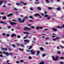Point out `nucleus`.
<instances>
[{
  "label": "nucleus",
  "mask_w": 64,
  "mask_h": 64,
  "mask_svg": "<svg viewBox=\"0 0 64 64\" xmlns=\"http://www.w3.org/2000/svg\"><path fill=\"white\" fill-rule=\"evenodd\" d=\"M52 58L53 60V61H55V60H57L58 58H59V56H56V58H55L53 56H52Z\"/></svg>",
  "instance_id": "1"
},
{
  "label": "nucleus",
  "mask_w": 64,
  "mask_h": 64,
  "mask_svg": "<svg viewBox=\"0 0 64 64\" xmlns=\"http://www.w3.org/2000/svg\"><path fill=\"white\" fill-rule=\"evenodd\" d=\"M4 2V3H7V2L6 0H0V5H2V4Z\"/></svg>",
  "instance_id": "2"
},
{
  "label": "nucleus",
  "mask_w": 64,
  "mask_h": 64,
  "mask_svg": "<svg viewBox=\"0 0 64 64\" xmlns=\"http://www.w3.org/2000/svg\"><path fill=\"white\" fill-rule=\"evenodd\" d=\"M24 30H27L28 31H30L31 30V28H28L27 27H25L24 28Z\"/></svg>",
  "instance_id": "3"
},
{
  "label": "nucleus",
  "mask_w": 64,
  "mask_h": 64,
  "mask_svg": "<svg viewBox=\"0 0 64 64\" xmlns=\"http://www.w3.org/2000/svg\"><path fill=\"white\" fill-rule=\"evenodd\" d=\"M39 16V18H41V16H40V14H36L34 15V16L35 17H36V16Z\"/></svg>",
  "instance_id": "4"
},
{
  "label": "nucleus",
  "mask_w": 64,
  "mask_h": 64,
  "mask_svg": "<svg viewBox=\"0 0 64 64\" xmlns=\"http://www.w3.org/2000/svg\"><path fill=\"white\" fill-rule=\"evenodd\" d=\"M3 52L4 54H6V56H9V54L8 52H5L3 51Z\"/></svg>",
  "instance_id": "5"
},
{
  "label": "nucleus",
  "mask_w": 64,
  "mask_h": 64,
  "mask_svg": "<svg viewBox=\"0 0 64 64\" xmlns=\"http://www.w3.org/2000/svg\"><path fill=\"white\" fill-rule=\"evenodd\" d=\"M13 14L12 13H11L10 14H8L7 15V16L8 17H10V16H13Z\"/></svg>",
  "instance_id": "6"
},
{
  "label": "nucleus",
  "mask_w": 64,
  "mask_h": 64,
  "mask_svg": "<svg viewBox=\"0 0 64 64\" xmlns=\"http://www.w3.org/2000/svg\"><path fill=\"white\" fill-rule=\"evenodd\" d=\"M11 37H15L16 36V35L14 34H12V35L11 36Z\"/></svg>",
  "instance_id": "7"
},
{
  "label": "nucleus",
  "mask_w": 64,
  "mask_h": 64,
  "mask_svg": "<svg viewBox=\"0 0 64 64\" xmlns=\"http://www.w3.org/2000/svg\"><path fill=\"white\" fill-rule=\"evenodd\" d=\"M39 49L41 51L43 52L44 51V48H42L41 47Z\"/></svg>",
  "instance_id": "8"
},
{
  "label": "nucleus",
  "mask_w": 64,
  "mask_h": 64,
  "mask_svg": "<svg viewBox=\"0 0 64 64\" xmlns=\"http://www.w3.org/2000/svg\"><path fill=\"white\" fill-rule=\"evenodd\" d=\"M25 20V18H24L22 20L20 21V22H21V23H24Z\"/></svg>",
  "instance_id": "9"
},
{
  "label": "nucleus",
  "mask_w": 64,
  "mask_h": 64,
  "mask_svg": "<svg viewBox=\"0 0 64 64\" xmlns=\"http://www.w3.org/2000/svg\"><path fill=\"white\" fill-rule=\"evenodd\" d=\"M57 28H64V24H63L62 25V26L61 27H60L59 26H58Z\"/></svg>",
  "instance_id": "10"
},
{
  "label": "nucleus",
  "mask_w": 64,
  "mask_h": 64,
  "mask_svg": "<svg viewBox=\"0 0 64 64\" xmlns=\"http://www.w3.org/2000/svg\"><path fill=\"white\" fill-rule=\"evenodd\" d=\"M10 24L11 25H16V23L14 22H11L10 23Z\"/></svg>",
  "instance_id": "11"
},
{
  "label": "nucleus",
  "mask_w": 64,
  "mask_h": 64,
  "mask_svg": "<svg viewBox=\"0 0 64 64\" xmlns=\"http://www.w3.org/2000/svg\"><path fill=\"white\" fill-rule=\"evenodd\" d=\"M52 30L54 31H57V28H52Z\"/></svg>",
  "instance_id": "12"
},
{
  "label": "nucleus",
  "mask_w": 64,
  "mask_h": 64,
  "mask_svg": "<svg viewBox=\"0 0 64 64\" xmlns=\"http://www.w3.org/2000/svg\"><path fill=\"white\" fill-rule=\"evenodd\" d=\"M24 41L25 42H29V40H24Z\"/></svg>",
  "instance_id": "13"
},
{
  "label": "nucleus",
  "mask_w": 64,
  "mask_h": 64,
  "mask_svg": "<svg viewBox=\"0 0 64 64\" xmlns=\"http://www.w3.org/2000/svg\"><path fill=\"white\" fill-rule=\"evenodd\" d=\"M61 9V7H58L56 9L58 11H60V9Z\"/></svg>",
  "instance_id": "14"
},
{
  "label": "nucleus",
  "mask_w": 64,
  "mask_h": 64,
  "mask_svg": "<svg viewBox=\"0 0 64 64\" xmlns=\"http://www.w3.org/2000/svg\"><path fill=\"white\" fill-rule=\"evenodd\" d=\"M35 51H34L32 52H31V54H32V55H34V54H35Z\"/></svg>",
  "instance_id": "15"
},
{
  "label": "nucleus",
  "mask_w": 64,
  "mask_h": 64,
  "mask_svg": "<svg viewBox=\"0 0 64 64\" xmlns=\"http://www.w3.org/2000/svg\"><path fill=\"white\" fill-rule=\"evenodd\" d=\"M16 4L17 5V6H21V4L20 3H16Z\"/></svg>",
  "instance_id": "16"
},
{
  "label": "nucleus",
  "mask_w": 64,
  "mask_h": 64,
  "mask_svg": "<svg viewBox=\"0 0 64 64\" xmlns=\"http://www.w3.org/2000/svg\"><path fill=\"white\" fill-rule=\"evenodd\" d=\"M44 62H40L39 63V64H44Z\"/></svg>",
  "instance_id": "17"
},
{
  "label": "nucleus",
  "mask_w": 64,
  "mask_h": 64,
  "mask_svg": "<svg viewBox=\"0 0 64 64\" xmlns=\"http://www.w3.org/2000/svg\"><path fill=\"white\" fill-rule=\"evenodd\" d=\"M24 33L25 34H27L28 35V34H29V33L28 32H24Z\"/></svg>",
  "instance_id": "18"
},
{
  "label": "nucleus",
  "mask_w": 64,
  "mask_h": 64,
  "mask_svg": "<svg viewBox=\"0 0 64 64\" xmlns=\"http://www.w3.org/2000/svg\"><path fill=\"white\" fill-rule=\"evenodd\" d=\"M37 9H38V10H41V8H40V7H37Z\"/></svg>",
  "instance_id": "19"
},
{
  "label": "nucleus",
  "mask_w": 64,
  "mask_h": 64,
  "mask_svg": "<svg viewBox=\"0 0 64 64\" xmlns=\"http://www.w3.org/2000/svg\"><path fill=\"white\" fill-rule=\"evenodd\" d=\"M20 46H21V47H23V48H24V45H23V44H20Z\"/></svg>",
  "instance_id": "20"
},
{
  "label": "nucleus",
  "mask_w": 64,
  "mask_h": 64,
  "mask_svg": "<svg viewBox=\"0 0 64 64\" xmlns=\"http://www.w3.org/2000/svg\"><path fill=\"white\" fill-rule=\"evenodd\" d=\"M0 23H2V24H6V23H5V22H0Z\"/></svg>",
  "instance_id": "21"
},
{
  "label": "nucleus",
  "mask_w": 64,
  "mask_h": 64,
  "mask_svg": "<svg viewBox=\"0 0 64 64\" xmlns=\"http://www.w3.org/2000/svg\"><path fill=\"white\" fill-rule=\"evenodd\" d=\"M46 1V2L48 4L49 3V1L48 0H45Z\"/></svg>",
  "instance_id": "22"
},
{
  "label": "nucleus",
  "mask_w": 64,
  "mask_h": 64,
  "mask_svg": "<svg viewBox=\"0 0 64 64\" xmlns=\"http://www.w3.org/2000/svg\"><path fill=\"white\" fill-rule=\"evenodd\" d=\"M20 37H21L19 35H17V38H20Z\"/></svg>",
  "instance_id": "23"
},
{
  "label": "nucleus",
  "mask_w": 64,
  "mask_h": 64,
  "mask_svg": "<svg viewBox=\"0 0 64 64\" xmlns=\"http://www.w3.org/2000/svg\"><path fill=\"white\" fill-rule=\"evenodd\" d=\"M33 51V50H30V51L29 50H27V52H29V51H30V52H31H31H32V51Z\"/></svg>",
  "instance_id": "24"
},
{
  "label": "nucleus",
  "mask_w": 64,
  "mask_h": 64,
  "mask_svg": "<svg viewBox=\"0 0 64 64\" xmlns=\"http://www.w3.org/2000/svg\"><path fill=\"white\" fill-rule=\"evenodd\" d=\"M18 20L19 22H20V21L21 20V18H18Z\"/></svg>",
  "instance_id": "25"
},
{
  "label": "nucleus",
  "mask_w": 64,
  "mask_h": 64,
  "mask_svg": "<svg viewBox=\"0 0 64 64\" xmlns=\"http://www.w3.org/2000/svg\"><path fill=\"white\" fill-rule=\"evenodd\" d=\"M10 35H9V34H7L6 35V36H7V37H9Z\"/></svg>",
  "instance_id": "26"
},
{
  "label": "nucleus",
  "mask_w": 64,
  "mask_h": 64,
  "mask_svg": "<svg viewBox=\"0 0 64 64\" xmlns=\"http://www.w3.org/2000/svg\"><path fill=\"white\" fill-rule=\"evenodd\" d=\"M32 46H29V48H28V49L29 50L30 49H31V48H32Z\"/></svg>",
  "instance_id": "27"
},
{
  "label": "nucleus",
  "mask_w": 64,
  "mask_h": 64,
  "mask_svg": "<svg viewBox=\"0 0 64 64\" xmlns=\"http://www.w3.org/2000/svg\"><path fill=\"white\" fill-rule=\"evenodd\" d=\"M30 10H31L32 11L33 10V8L32 7L31 8H30Z\"/></svg>",
  "instance_id": "28"
},
{
  "label": "nucleus",
  "mask_w": 64,
  "mask_h": 64,
  "mask_svg": "<svg viewBox=\"0 0 64 64\" xmlns=\"http://www.w3.org/2000/svg\"><path fill=\"white\" fill-rule=\"evenodd\" d=\"M29 18H31V19H33V16H29Z\"/></svg>",
  "instance_id": "29"
},
{
  "label": "nucleus",
  "mask_w": 64,
  "mask_h": 64,
  "mask_svg": "<svg viewBox=\"0 0 64 64\" xmlns=\"http://www.w3.org/2000/svg\"><path fill=\"white\" fill-rule=\"evenodd\" d=\"M48 8L50 10H51V9H52V8L51 7H48Z\"/></svg>",
  "instance_id": "30"
},
{
  "label": "nucleus",
  "mask_w": 64,
  "mask_h": 64,
  "mask_svg": "<svg viewBox=\"0 0 64 64\" xmlns=\"http://www.w3.org/2000/svg\"><path fill=\"white\" fill-rule=\"evenodd\" d=\"M7 28H8V29H10V28H11V27L10 26H8L7 27Z\"/></svg>",
  "instance_id": "31"
},
{
  "label": "nucleus",
  "mask_w": 64,
  "mask_h": 64,
  "mask_svg": "<svg viewBox=\"0 0 64 64\" xmlns=\"http://www.w3.org/2000/svg\"><path fill=\"white\" fill-rule=\"evenodd\" d=\"M2 19H6V16H4L2 18Z\"/></svg>",
  "instance_id": "32"
},
{
  "label": "nucleus",
  "mask_w": 64,
  "mask_h": 64,
  "mask_svg": "<svg viewBox=\"0 0 64 64\" xmlns=\"http://www.w3.org/2000/svg\"><path fill=\"white\" fill-rule=\"evenodd\" d=\"M39 2H35V4H39Z\"/></svg>",
  "instance_id": "33"
},
{
  "label": "nucleus",
  "mask_w": 64,
  "mask_h": 64,
  "mask_svg": "<svg viewBox=\"0 0 64 64\" xmlns=\"http://www.w3.org/2000/svg\"><path fill=\"white\" fill-rule=\"evenodd\" d=\"M12 46L13 47H14V48H15V46L14 45V44H12Z\"/></svg>",
  "instance_id": "34"
},
{
  "label": "nucleus",
  "mask_w": 64,
  "mask_h": 64,
  "mask_svg": "<svg viewBox=\"0 0 64 64\" xmlns=\"http://www.w3.org/2000/svg\"><path fill=\"white\" fill-rule=\"evenodd\" d=\"M13 54L11 52H10L9 54V55H13Z\"/></svg>",
  "instance_id": "35"
},
{
  "label": "nucleus",
  "mask_w": 64,
  "mask_h": 64,
  "mask_svg": "<svg viewBox=\"0 0 64 64\" xmlns=\"http://www.w3.org/2000/svg\"><path fill=\"white\" fill-rule=\"evenodd\" d=\"M19 50L20 51H23V49H21V48H18Z\"/></svg>",
  "instance_id": "36"
},
{
  "label": "nucleus",
  "mask_w": 64,
  "mask_h": 64,
  "mask_svg": "<svg viewBox=\"0 0 64 64\" xmlns=\"http://www.w3.org/2000/svg\"><path fill=\"white\" fill-rule=\"evenodd\" d=\"M60 59H64V57H61L60 58Z\"/></svg>",
  "instance_id": "37"
},
{
  "label": "nucleus",
  "mask_w": 64,
  "mask_h": 64,
  "mask_svg": "<svg viewBox=\"0 0 64 64\" xmlns=\"http://www.w3.org/2000/svg\"><path fill=\"white\" fill-rule=\"evenodd\" d=\"M39 29H43V28L41 26H40L39 27Z\"/></svg>",
  "instance_id": "38"
},
{
  "label": "nucleus",
  "mask_w": 64,
  "mask_h": 64,
  "mask_svg": "<svg viewBox=\"0 0 64 64\" xmlns=\"http://www.w3.org/2000/svg\"><path fill=\"white\" fill-rule=\"evenodd\" d=\"M30 28H32V29H34V26H30Z\"/></svg>",
  "instance_id": "39"
},
{
  "label": "nucleus",
  "mask_w": 64,
  "mask_h": 64,
  "mask_svg": "<svg viewBox=\"0 0 64 64\" xmlns=\"http://www.w3.org/2000/svg\"><path fill=\"white\" fill-rule=\"evenodd\" d=\"M46 18L47 19H50V18H51V17L49 16V17H47Z\"/></svg>",
  "instance_id": "40"
},
{
  "label": "nucleus",
  "mask_w": 64,
  "mask_h": 64,
  "mask_svg": "<svg viewBox=\"0 0 64 64\" xmlns=\"http://www.w3.org/2000/svg\"><path fill=\"white\" fill-rule=\"evenodd\" d=\"M39 29V28L38 27H37L36 28V30H38Z\"/></svg>",
  "instance_id": "41"
},
{
  "label": "nucleus",
  "mask_w": 64,
  "mask_h": 64,
  "mask_svg": "<svg viewBox=\"0 0 64 64\" xmlns=\"http://www.w3.org/2000/svg\"><path fill=\"white\" fill-rule=\"evenodd\" d=\"M4 50H5V51H7V49L6 48H4Z\"/></svg>",
  "instance_id": "42"
},
{
  "label": "nucleus",
  "mask_w": 64,
  "mask_h": 64,
  "mask_svg": "<svg viewBox=\"0 0 64 64\" xmlns=\"http://www.w3.org/2000/svg\"><path fill=\"white\" fill-rule=\"evenodd\" d=\"M0 14H1L2 15H3V14H4V13L3 12V13H0Z\"/></svg>",
  "instance_id": "43"
},
{
  "label": "nucleus",
  "mask_w": 64,
  "mask_h": 64,
  "mask_svg": "<svg viewBox=\"0 0 64 64\" xmlns=\"http://www.w3.org/2000/svg\"><path fill=\"white\" fill-rule=\"evenodd\" d=\"M45 55H46V54H43L42 55V57H44V56H45Z\"/></svg>",
  "instance_id": "44"
},
{
  "label": "nucleus",
  "mask_w": 64,
  "mask_h": 64,
  "mask_svg": "<svg viewBox=\"0 0 64 64\" xmlns=\"http://www.w3.org/2000/svg\"><path fill=\"white\" fill-rule=\"evenodd\" d=\"M20 3L22 4H24V2H23V1L20 2Z\"/></svg>",
  "instance_id": "45"
},
{
  "label": "nucleus",
  "mask_w": 64,
  "mask_h": 64,
  "mask_svg": "<svg viewBox=\"0 0 64 64\" xmlns=\"http://www.w3.org/2000/svg\"><path fill=\"white\" fill-rule=\"evenodd\" d=\"M26 3L24 4H24H22L23 5H26Z\"/></svg>",
  "instance_id": "46"
},
{
  "label": "nucleus",
  "mask_w": 64,
  "mask_h": 64,
  "mask_svg": "<svg viewBox=\"0 0 64 64\" xmlns=\"http://www.w3.org/2000/svg\"><path fill=\"white\" fill-rule=\"evenodd\" d=\"M29 59H32V58H31V57L30 56L29 57Z\"/></svg>",
  "instance_id": "47"
},
{
  "label": "nucleus",
  "mask_w": 64,
  "mask_h": 64,
  "mask_svg": "<svg viewBox=\"0 0 64 64\" xmlns=\"http://www.w3.org/2000/svg\"><path fill=\"white\" fill-rule=\"evenodd\" d=\"M44 16H45V17H48V15L47 14H46V15H45Z\"/></svg>",
  "instance_id": "48"
},
{
  "label": "nucleus",
  "mask_w": 64,
  "mask_h": 64,
  "mask_svg": "<svg viewBox=\"0 0 64 64\" xmlns=\"http://www.w3.org/2000/svg\"><path fill=\"white\" fill-rule=\"evenodd\" d=\"M0 57H3V56L2 54H0Z\"/></svg>",
  "instance_id": "49"
},
{
  "label": "nucleus",
  "mask_w": 64,
  "mask_h": 64,
  "mask_svg": "<svg viewBox=\"0 0 64 64\" xmlns=\"http://www.w3.org/2000/svg\"><path fill=\"white\" fill-rule=\"evenodd\" d=\"M60 47L61 48H64V47L62 46H60Z\"/></svg>",
  "instance_id": "50"
},
{
  "label": "nucleus",
  "mask_w": 64,
  "mask_h": 64,
  "mask_svg": "<svg viewBox=\"0 0 64 64\" xmlns=\"http://www.w3.org/2000/svg\"><path fill=\"white\" fill-rule=\"evenodd\" d=\"M14 10H16V11H17V8H14Z\"/></svg>",
  "instance_id": "51"
},
{
  "label": "nucleus",
  "mask_w": 64,
  "mask_h": 64,
  "mask_svg": "<svg viewBox=\"0 0 64 64\" xmlns=\"http://www.w3.org/2000/svg\"><path fill=\"white\" fill-rule=\"evenodd\" d=\"M16 63H19V61H17L16 62Z\"/></svg>",
  "instance_id": "52"
},
{
  "label": "nucleus",
  "mask_w": 64,
  "mask_h": 64,
  "mask_svg": "<svg viewBox=\"0 0 64 64\" xmlns=\"http://www.w3.org/2000/svg\"><path fill=\"white\" fill-rule=\"evenodd\" d=\"M57 53H58V54H60V52L58 51L57 52Z\"/></svg>",
  "instance_id": "53"
},
{
  "label": "nucleus",
  "mask_w": 64,
  "mask_h": 64,
  "mask_svg": "<svg viewBox=\"0 0 64 64\" xmlns=\"http://www.w3.org/2000/svg\"><path fill=\"white\" fill-rule=\"evenodd\" d=\"M50 2H54L53 0H50Z\"/></svg>",
  "instance_id": "54"
},
{
  "label": "nucleus",
  "mask_w": 64,
  "mask_h": 64,
  "mask_svg": "<svg viewBox=\"0 0 64 64\" xmlns=\"http://www.w3.org/2000/svg\"><path fill=\"white\" fill-rule=\"evenodd\" d=\"M49 39V38H48V37H47L45 39H46L47 40H48V39Z\"/></svg>",
  "instance_id": "55"
},
{
  "label": "nucleus",
  "mask_w": 64,
  "mask_h": 64,
  "mask_svg": "<svg viewBox=\"0 0 64 64\" xmlns=\"http://www.w3.org/2000/svg\"><path fill=\"white\" fill-rule=\"evenodd\" d=\"M20 61L21 62H24V60H21Z\"/></svg>",
  "instance_id": "56"
},
{
  "label": "nucleus",
  "mask_w": 64,
  "mask_h": 64,
  "mask_svg": "<svg viewBox=\"0 0 64 64\" xmlns=\"http://www.w3.org/2000/svg\"><path fill=\"white\" fill-rule=\"evenodd\" d=\"M37 53H38V54H39V53H40V51H38L37 52Z\"/></svg>",
  "instance_id": "57"
},
{
  "label": "nucleus",
  "mask_w": 64,
  "mask_h": 64,
  "mask_svg": "<svg viewBox=\"0 0 64 64\" xmlns=\"http://www.w3.org/2000/svg\"><path fill=\"white\" fill-rule=\"evenodd\" d=\"M8 50L9 51H11V48H8Z\"/></svg>",
  "instance_id": "58"
},
{
  "label": "nucleus",
  "mask_w": 64,
  "mask_h": 64,
  "mask_svg": "<svg viewBox=\"0 0 64 64\" xmlns=\"http://www.w3.org/2000/svg\"><path fill=\"white\" fill-rule=\"evenodd\" d=\"M20 44H17V45L19 46V45H20Z\"/></svg>",
  "instance_id": "59"
},
{
  "label": "nucleus",
  "mask_w": 64,
  "mask_h": 64,
  "mask_svg": "<svg viewBox=\"0 0 64 64\" xmlns=\"http://www.w3.org/2000/svg\"><path fill=\"white\" fill-rule=\"evenodd\" d=\"M2 35L3 36H4V35H5V34L4 33H3Z\"/></svg>",
  "instance_id": "60"
},
{
  "label": "nucleus",
  "mask_w": 64,
  "mask_h": 64,
  "mask_svg": "<svg viewBox=\"0 0 64 64\" xmlns=\"http://www.w3.org/2000/svg\"><path fill=\"white\" fill-rule=\"evenodd\" d=\"M29 21H30V22H33V21L32 20H29Z\"/></svg>",
  "instance_id": "61"
},
{
  "label": "nucleus",
  "mask_w": 64,
  "mask_h": 64,
  "mask_svg": "<svg viewBox=\"0 0 64 64\" xmlns=\"http://www.w3.org/2000/svg\"><path fill=\"white\" fill-rule=\"evenodd\" d=\"M26 18V19H28V16H25V18Z\"/></svg>",
  "instance_id": "62"
},
{
  "label": "nucleus",
  "mask_w": 64,
  "mask_h": 64,
  "mask_svg": "<svg viewBox=\"0 0 64 64\" xmlns=\"http://www.w3.org/2000/svg\"><path fill=\"white\" fill-rule=\"evenodd\" d=\"M26 38H27V37H28V35H26Z\"/></svg>",
  "instance_id": "63"
},
{
  "label": "nucleus",
  "mask_w": 64,
  "mask_h": 64,
  "mask_svg": "<svg viewBox=\"0 0 64 64\" xmlns=\"http://www.w3.org/2000/svg\"><path fill=\"white\" fill-rule=\"evenodd\" d=\"M52 37H55V36H52Z\"/></svg>",
  "instance_id": "64"
}]
</instances>
